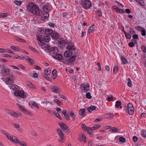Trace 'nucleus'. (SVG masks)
<instances>
[{
	"label": "nucleus",
	"instance_id": "1",
	"mask_svg": "<svg viewBox=\"0 0 146 146\" xmlns=\"http://www.w3.org/2000/svg\"><path fill=\"white\" fill-rule=\"evenodd\" d=\"M28 10L34 14L41 16L42 14V11L40 10L38 7L33 2L30 3L28 5Z\"/></svg>",
	"mask_w": 146,
	"mask_h": 146
},
{
	"label": "nucleus",
	"instance_id": "2",
	"mask_svg": "<svg viewBox=\"0 0 146 146\" xmlns=\"http://www.w3.org/2000/svg\"><path fill=\"white\" fill-rule=\"evenodd\" d=\"M38 41H40L41 42H48L50 40V38L49 36H44L42 35V34L41 33H39L36 36Z\"/></svg>",
	"mask_w": 146,
	"mask_h": 146
},
{
	"label": "nucleus",
	"instance_id": "3",
	"mask_svg": "<svg viewBox=\"0 0 146 146\" xmlns=\"http://www.w3.org/2000/svg\"><path fill=\"white\" fill-rule=\"evenodd\" d=\"M15 79V76L12 74H11L7 75V77L6 79V84H10L13 83Z\"/></svg>",
	"mask_w": 146,
	"mask_h": 146
},
{
	"label": "nucleus",
	"instance_id": "4",
	"mask_svg": "<svg viewBox=\"0 0 146 146\" xmlns=\"http://www.w3.org/2000/svg\"><path fill=\"white\" fill-rule=\"evenodd\" d=\"M67 48L69 50L66 51L64 53V55H72V52L70 50H74L75 49L74 43L68 45L67 47Z\"/></svg>",
	"mask_w": 146,
	"mask_h": 146
},
{
	"label": "nucleus",
	"instance_id": "5",
	"mask_svg": "<svg viewBox=\"0 0 146 146\" xmlns=\"http://www.w3.org/2000/svg\"><path fill=\"white\" fill-rule=\"evenodd\" d=\"M64 58H63L62 55H52V57L55 59H57L65 63L66 61V58H69L70 57V55H64Z\"/></svg>",
	"mask_w": 146,
	"mask_h": 146
},
{
	"label": "nucleus",
	"instance_id": "6",
	"mask_svg": "<svg viewBox=\"0 0 146 146\" xmlns=\"http://www.w3.org/2000/svg\"><path fill=\"white\" fill-rule=\"evenodd\" d=\"M84 1L82 4V7L84 9H90L92 6V3L89 0H82Z\"/></svg>",
	"mask_w": 146,
	"mask_h": 146
},
{
	"label": "nucleus",
	"instance_id": "7",
	"mask_svg": "<svg viewBox=\"0 0 146 146\" xmlns=\"http://www.w3.org/2000/svg\"><path fill=\"white\" fill-rule=\"evenodd\" d=\"M10 72V69L9 68L4 66L1 70V73L2 76H6L9 74Z\"/></svg>",
	"mask_w": 146,
	"mask_h": 146
},
{
	"label": "nucleus",
	"instance_id": "8",
	"mask_svg": "<svg viewBox=\"0 0 146 146\" xmlns=\"http://www.w3.org/2000/svg\"><path fill=\"white\" fill-rule=\"evenodd\" d=\"M90 85L89 84L87 83L82 84L80 85V88L82 90L83 92L85 93L88 92L89 90Z\"/></svg>",
	"mask_w": 146,
	"mask_h": 146
},
{
	"label": "nucleus",
	"instance_id": "9",
	"mask_svg": "<svg viewBox=\"0 0 146 146\" xmlns=\"http://www.w3.org/2000/svg\"><path fill=\"white\" fill-rule=\"evenodd\" d=\"M14 94L16 96H18L21 98H26V96L23 90H19L17 92H14Z\"/></svg>",
	"mask_w": 146,
	"mask_h": 146
},
{
	"label": "nucleus",
	"instance_id": "10",
	"mask_svg": "<svg viewBox=\"0 0 146 146\" xmlns=\"http://www.w3.org/2000/svg\"><path fill=\"white\" fill-rule=\"evenodd\" d=\"M134 107L131 103H129L127 105V110L128 113L129 115H132L134 112Z\"/></svg>",
	"mask_w": 146,
	"mask_h": 146
},
{
	"label": "nucleus",
	"instance_id": "11",
	"mask_svg": "<svg viewBox=\"0 0 146 146\" xmlns=\"http://www.w3.org/2000/svg\"><path fill=\"white\" fill-rule=\"evenodd\" d=\"M48 50L51 53L54 54L55 55H61L60 54L58 53L59 50L56 47H51L50 46Z\"/></svg>",
	"mask_w": 146,
	"mask_h": 146
},
{
	"label": "nucleus",
	"instance_id": "12",
	"mask_svg": "<svg viewBox=\"0 0 146 146\" xmlns=\"http://www.w3.org/2000/svg\"><path fill=\"white\" fill-rule=\"evenodd\" d=\"M17 57H16L14 56H11V55H5L4 56L7 58H11L13 59H19L21 60H24L25 59V56H21L19 55H17Z\"/></svg>",
	"mask_w": 146,
	"mask_h": 146
},
{
	"label": "nucleus",
	"instance_id": "13",
	"mask_svg": "<svg viewBox=\"0 0 146 146\" xmlns=\"http://www.w3.org/2000/svg\"><path fill=\"white\" fill-rule=\"evenodd\" d=\"M53 32V31L50 29H47L45 30L44 31L43 30H41L40 31V33L42 34L43 32L46 35H52Z\"/></svg>",
	"mask_w": 146,
	"mask_h": 146
},
{
	"label": "nucleus",
	"instance_id": "14",
	"mask_svg": "<svg viewBox=\"0 0 146 146\" xmlns=\"http://www.w3.org/2000/svg\"><path fill=\"white\" fill-rule=\"evenodd\" d=\"M58 47L61 48H64L65 46L64 40L61 38H59L58 40Z\"/></svg>",
	"mask_w": 146,
	"mask_h": 146
},
{
	"label": "nucleus",
	"instance_id": "15",
	"mask_svg": "<svg viewBox=\"0 0 146 146\" xmlns=\"http://www.w3.org/2000/svg\"><path fill=\"white\" fill-rule=\"evenodd\" d=\"M78 139L80 141H83L84 143H85L86 141V137L84 134L83 133L79 135Z\"/></svg>",
	"mask_w": 146,
	"mask_h": 146
},
{
	"label": "nucleus",
	"instance_id": "16",
	"mask_svg": "<svg viewBox=\"0 0 146 146\" xmlns=\"http://www.w3.org/2000/svg\"><path fill=\"white\" fill-rule=\"evenodd\" d=\"M41 44V48L44 50H49L50 46L48 45V44L45 43L44 42H40Z\"/></svg>",
	"mask_w": 146,
	"mask_h": 146
},
{
	"label": "nucleus",
	"instance_id": "17",
	"mask_svg": "<svg viewBox=\"0 0 146 146\" xmlns=\"http://www.w3.org/2000/svg\"><path fill=\"white\" fill-rule=\"evenodd\" d=\"M51 36L52 39H56L58 38L60 36V35L57 32H53L51 35Z\"/></svg>",
	"mask_w": 146,
	"mask_h": 146
},
{
	"label": "nucleus",
	"instance_id": "18",
	"mask_svg": "<svg viewBox=\"0 0 146 146\" xmlns=\"http://www.w3.org/2000/svg\"><path fill=\"white\" fill-rule=\"evenodd\" d=\"M76 58V55H73V56L71 57L68 59H67L66 58V61H65V63H66L67 64H68L69 62H73L75 60V59Z\"/></svg>",
	"mask_w": 146,
	"mask_h": 146
},
{
	"label": "nucleus",
	"instance_id": "19",
	"mask_svg": "<svg viewBox=\"0 0 146 146\" xmlns=\"http://www.w3.org/2000/svg\"><path fill=\"white\" fill-rule=\"evenodd\" d=\"M51 91L56 93H59L61 92V90L58 88L53 86L51 88Z\"/></svg>",
	"mask_w": 146,
	"mask_h": 146
},
{
	"label": "nucleus",
	"instance_id": "20",
	"mask_svg": "<svg viewBox=\"0 0 146 146\" xmlns=\"http://www.w3.org/2000/svg\"><path fill=\"white\" fill-rule=\"evenodd\" d=\"M57 133L59 136L60 138L62 139H63L64 138V134L62 131L60 129H58L57 130Z\"/></svg>",
	"mask_w": 146,
	"mask_h": 146
},
{
	"label": "nucleus",
	"instance_id": "21",
	"mask_svg": "<svg viewBox=\"0 0 146 146\" xmlns=\"http://www.w3.org/2000/svg\"><path fill=\"white\" fill-rule=\"evenodd\" d=\"M19 86L13 84L11 85L10 87V89L14 91V92H16L19 90Z\"/></svg>",
	"mask_w": 146,
	"mask_h": 146
},
{
	"label": "nucleus",
	"instance_id": "22",
	"mask_svg": "<svg viewBox=\"0 0 146 146\" xmlns=\"http://www.w3.org/2000/svg\"><path fill=\"white\" fill-rule=\"evenodd\" d=\"M43 10L44 12L48 13L51 10V7L48 5H45L43 7Z\"/></svg>",
	"mask_w": 146,
	"mask_h": 146
},
{
	"label": "nucleus",
	"instance_id": "23",
	"mask_svg": "<svg viewBox=\"0 0 146 146\" xmlns=\"http://www.w3.org/2000/svg\"><path fill=\"white\" fill-rule=\"evenodd\" d=\"M62 113L67 120L69 121L70 120L69 116L66 113V111L65 110H62Z\"/></svg>",
	"mask_w": 146,
	"mask_h": 146
},
{
	"label": "nucleus",
	"instance_id": "24",
	"mask_svg": "<svg viewBox=\"0 0 146 146\" xmlns=\"http://www.w3.org/2000/svg\"><path fill=\"white\" fill-rule=\"evenodd\" d=\"M59 125L60 126L61 128L63 130H66L68 128L67 126L64 123H59Z\"/></svg>",
	"mask_w": 146,
	"mask_h": 146
},
{
	"label": "nucleus",
	"instance_id": "25",
	"mask_svg": "<svg viewBox=\"0 0 146 146\" xmlns=\"http://www.w3.org/2000/svg\"><path fill=\"white\" fill-rule=\"evenodd\" d=\"M94 26L95 25H93L89 27L88 30V33L90 34L94 32Z\"/></svg>",
	"mask_w": 146,
	"mask_h": 146
},
{
	"label": "nucleus",
	"instance_id": "26",
	"mask_svg": "<svg viewBox=\"0 0 146 146\" xmlns=\"http://www.w3.org/2000/svg\"><path fill=\"white\" fill-rule=\"evenodd\" d=\"M86 110L84 109H82L80 110L79 111V114L81 115L82 117H84L85 116V111Z\"/></svg>",
	"mask_w": 146,
	"mask_h": 146
},
{
	"label": "nucleus",
	"instance_id": "27",
	"mask_svg": "<svg viewBox=\"0 0 146 146\" xmlns=\"http://www.w3.org/2000/svg\"><path fill=\"white\" fill-rule=\"evenodd\" d=\"M56 69H54L52 73V77L53 79H55L57 76L56 74Z\"/></svg>",
	"mask_w": 146,
	"mask_h": 146
},
{
	"label": "nucleus",
	"instance_id": "28",
	"mask_svg": "<svg viewBox=\"0 0 146 146\" xmlns=\"http://www.w3.org/2000/svg\"><path fill=\"white\" fill-rule=\"evenodd\" d=\"M123 32L125 34V37L127 39H131V36L130 34L128 33H126L123 29Z\"/></svg>",
	"mask_w": 146,
	"mask_h": 146
},
{
	"label": "nucleus",
	"instance_id": "29",
	"mask_svg": "<svg viewBox=\"0 0 146 146\" xmlns=\"http://www.w3.org/2000/svg\"><path fill=\"white\" fill-rule=\"evenodd\" d=\"M11 141L17 143H19V144H21V142L19 141L18 140V138L14 136H13V139Z\"/></svg>",
	"mask_w": 146,
	"mask_h": 146
},
{
	"label": "nucleus",
	"instance_id": "30",
	"mask_svg": "<svg viewBox=\"0 0 146 146\" xmlns=\"http://www.w3.org/2000/svg\"><path fill=\"white\" fill-rule=\"evenodd\" d=\"M25 60H27L29 63L31 64L32 65H33V60L28 56H27V55H25Z\"/></svg>",
	"mask_w": 146,
	"mask_h": 146
},
{
	"label": "nucleus",
	"instance_id": "31",
	"mask_svg": "<svg viewBox=\"0 0 146 146\" xmlns=\"http://www.w3.org/2000/svg\"><path fill=\"white\" fill-rule=\"evenodd\" d=\"M68 113L72 117L73 119H74L76 117V115L72 111H67Z\"/></svg>",
	"mask_w": 146,
	"mask_h": 146
},
{
	"label": "nucleus",
	"instance_id": "32",
	"mask_svg": "<svg viewBox=\"0 0 146 146\" xmlns=\"http://www.w3.org/2000/svg\"><path fill=\"white\" fill-rule=\"evenodd\" d=\"M74 42H72V39H70L69 40H64V44L69 45L71 44H73Z\"/></svg>",
	"mask_w": 146,
	"mask_h": 146
},
{
	"label": "nucleus",
	"instance_id": "33",
	"mask_svg": "<svg viewBox=\"0 0 146 146\" xmlns=\"http://www.w3.org/2000/svg\"><path fill=\"white\" fill-rule=\"evenodd\" d=\"M121 102L120 101H117L116 102V104L115 105V107L116 108H118L119 107L121 109L122 108V106H121Z\"/></svg>",
	"mask_w": 146,
	"mask_h": 146
},
{
	"label": "nucleus",
	"instance_id": "34",
	"mask_svg": "<svg viewBox=\"0 0 146 146\" xmlns=\"http://www.w3.org/2000/svg\"><path fill=\"white\" fill-rule=\"evenodd\" d=\"M29 48L33 52H35V54H39V52L38 50L31 46L29 47Z\"/></svg>",
	"mask_w": 146,
	"mask_h": 146
},
{
	"label": "nucleus",
	"instance_id": "35",
	"mask_svg": "<svg viewBox=\"0 0 146 146\" xmlns=\"http://www.w3.org/2000/svg\"><path fill=\"white\" fill-rule=\"evenodd\" d=\"M17 106L19 108V110L20 111L23 112H26L27 110L25 109L22 106H21L19 104H17Z\"/></svg>",
	"mask_w": 146,
	"mask_h": 146
},
{
	"label": "nucleus",
	"instance_id": "36",
	"mask_svg": "<svg viewBox=\"0 0 146 146\" xmlns=\"http://www.w3.org/2000/svg\"><path fill=\"white\" fill-rule=\"evenodd\" d=\"M96 109V107L95 106H91L89 108H87V110L90 113H91V110H94Z\"/></svg>",
	"mask_w": 146,
	"mask_h": 146
},
{
	"label": "nucleus",
	"instance_id": "37",
	"mask_svg": "<svg viewBox=\"0 0 146 146\" xmlns=\"http://www.w3.org/2000/svg\"><path fill=\"white\" fill-rule=\"evenodd\" d=\"M121 60L122 61V63L124 64H127L128 62L127 59L124 58L122 56L121 57Z\"/></svg>",
	"mask_w": 146,
	"mask_h": 146
},
{
	"label": "nucleus",
	"instance_id": "38",
	"mask_svg": "<svg viewBox=\"0 0 146 146\" xmlns=\"http://www.w3.org/2000/svg\"><path fill=\"white\" fill-rule=\"evenodd\" d=\"M86 130L87 131L88 134H89L90 135H91L92 133L93 132L92 131L93 130H92V128H91L89 127H88L87 128V129Z\"/></svg>",
	"mask_w": 146,
	"mask_h": 146
},
{
	"label": "nucleus",
	"instance_id": "39",
	"mask_svg": "<svg viewBox=\"0 0 146 146\" xmlns=\"http://www.w3.org/2000/svg\"><path fill=\"white\" fill-rule=\"evenodd\" d=\"M15 40H17L18 41H19L23 43H25L26 42V41L24 39H22L18 37H15Z\"/></svg>",
	"mask_w": 146,
	"mask_h": 146
},
{
	"label": "nucleus",
	"instance_id": "40",
	"mask_svg": "<svg viewBox=\"0 0 146 146\" xmlns=\"http://www.w3.org/2000/svg\"><path fill=\"white\" fill-rule=\"evenodd\" d=\"M11 49L15 51H17L19 50V48L17 47L14 46H11L10 47Z\"/></svg>",
	"mask_w": 146,
	"mask_h": 146
},
{
	"label": "nucleus",
	"instance_id": "41",
	"mask_svg": "<svg viewBox=\"0 0 146 146\" xmlns=\"http://www.w3.org/2000/svg\"><path fill=\"white\" fill-rule=\"evenodd\" d=\"M111 131L112 132H117L119 131V129L115 127H112L111 128Z\"/></svg>",
	"mask_w": 146,
	"mask_h": 146
},
{
	"label": "nucleus",
	"instance_id": "42",
	"mask_svg": "<svg viewBox=\"0 0 146 146\" xmlns=\"http://www.w3.org/2000/svg\"><path fill=\"white\" fill-rule=\"evenodd\" d=\"M100 127V125H95L92 128V130H94L97 129Z\"/></svg>",
	"mask_w": 146,
	"mask_h": 146
},
{
	"label": "nucleus",
	"instance_id": "43",
	"mask_svg": "<svg viewBox=\"0 0 146 146\" xmlns=\"http://www.w3.org/2000/svg\"><path fill=\"white\" fill-rule=\"evenodd\" d=\"M14 3L18 6L20 5L21 3L22 2L21 1H18L17 0H15L14 2Z\"/></svg>",
	"mask_w": 146,
	"mask_h": 146
},
{
	"label": "nucleus",
	"instance_id": "44",
	"mask_svg": "<svg viewBox=\"0 0 146 146\" xmlns=\"http://www.w3.org/2000/svg\"><path fill=\"white\" fill-rule=\"evenodd\" d=\"M119 140L121 143H124L125 142L126 139L124 137H121L119 138Z\"/></svg>",
	"mask_w": 146,
	"mask_h": 146
},
{
	"label": "nucleus",
	"instance_id": "45",
	"mask_svg": "<svg viewBox=\"0 0 146 146\" xmlns=\"http://www.w3.org/2000/svg\"><path fill=\"white\" fill-rule=\"evenodd\" d=\"M45 74L44 75H46L50 74L51 73V71L50 70H48V68L47 70H44Z\"/></svg>",
	"mask_w": 146,
	"mask_h": 146
},
{
	"label": "nucleus",
	"instance_id": "46",
	"mask_svg": "<svg viewBox=\"0 0 146 146\" xmlns=\"http://www.w3.org/2000/svg\"><path fill=\"white\" fill-rule=\"evenodd\" d=\"M135 33V32L134 31L133 28H130L129 29V33L130 34L132 35L133 34Z\"/></svg>",
	"mask_w": 146,
	"mask_h": 146
},
{
	"label": "nucleus",
	"instance_id": "47",
	"mask_svg": "<svg viewBox=\"0 0 146 146\" xmlns=\"http://www.w3.org/2000/svg\"><path fill=\"white\" fill-rule=\"evenodd\" d=\"M141 31L142 36H145L146 35V31L144 28H143L142 30Z\"/></svg>",
	"mask_w": 146,
	"mask_h": 146
},
{
	"label": "nucleus",
	"instance_id": "48",
	"mask_svg": "<svg viewBox=\"0 0 146 146\" xmlns=\"http://www.w3.org/2000/svg\"><path fill=\"white\" fill-rule=\"evenodd\" d=\"M118 70V67L117 66H115L113 68V72L115 74H116Z\"/></svg>",
	"mask_w": 146,
	"mask_h": 146
},
{
	"label": "nucleus",
	"instance_id": "49",
	"mask_svg": "<svg viewBox=\"0 0 146 146\" xmlns=\"http://www.w3.org/2000/svg\"><path fill=\"white\" fill-rule=\"evenodd\" d=\"M26 84L31 88H33L34 86V85L30 82H27Z\"/></svg>",
	"mask_w": 146,
	"mask_h": 146
},
{
	"label": "nucleus",
	"instance_id": "50",
	"mask_svg": "<svg viewBox=\"0 0 146 146\" xmlns=\"http://www.w3.org/2000/svg\"><path fill=\"white\" fill-rule=\"evenodd\" d=\"M31 104L32 105L35 106L36 108H39V107L37 104L35 102L33 101L32 102Z\"/></svg>",
	"mask_w": 146,
	"mask_h": 146
},
{
	"label": "nucleus",
	"instance_id": "51",
	"mask_svg": "<svg viewBox=\"0 0 146 146\" xmlns=\"http://www.w3.org/2000/svg\"><path fill=\"white\" fill-rule=\"evenodd\" d=\"M8 15L7 13H1L0 14V17H6Z\"/></svg>",
	"mask_w": 146,
	"mask_h": 146
},
{
	"label": "nucleus",
	"instance_id": "52",
	"mask_svg": "<svg viewBox=\"0 0 146 146\" xmlns=\"http://www.w3.org/2000/svg\"><path fill=\"white\" fill-rule=\"evenodd\" d=\"M86 97L88 99H91V98L92 96H91L90 93L89 92H87L86 94Z\"/></svg>",
	"mask_w": 146,
	"mask_h": 146
},
{
	"label": "nucleus",
	"instance_id": "53",
	"mask_svg": "<svg viewBox=\"0 0 146 146\" xmlns=\"http://www.w3.org/2000/svg\"><path fill=\"white\" fill-rule=\"evenodd\" d=\"M127 80L128 82H127V85L129 87H131L132 85L131 80L129 78H128Z\"/></svg>",
	"mask_w": 146,
	"mask_h": 146
},
{
	"label": "nucleus",
	"instance_id": "54",
	"mask_svg": "<svg viewBox=\"0 0 146 146\" xmlns=\"http://www.w3.org/2000/svg\"><path fill=\"white\" fill-rule=\"evenodd\" d=\"M97 15L100 17H102V13L99 10H98L97 11Z\"/></svg>",
	"mask_w": 146,
	"mask_h": 146
},
{
	"label": "nucleus",
	"instance_id": "55",
	"mask_svg": "<svg viewBox=\"0 0 146 146\" xmlns=\"http://www.w3.org/2000/svg\"><path fill=\"white\" fill-rule=\"evenodd\" d=\"M6 136L7 139H9L10 141H11L13 139V136L11 137L9 134H6Z\"/></svg>",
	"mask_w": 146,
	"mask_h": 146
},
{
	"label": "nucleus",
	"instance_id": "56",
	"mask_svg": "<svg viewBox=\"0 0 146 146\" xmlns=\"http://www.w3.org/2000/svg\"><path fill=\"white\" fill-rule=\"evenodd\" d=\"M43 76L45 78L47 79L48 81L50 82H52V80L51 79L49 78V77L46 75H44Z\"/></svg>",
	"mask_w": 146,
	"mask_h": 146
},
{
	"label": "nucleus",
	"instance_id": "57",
	"mask_svg": "<svg viewBox=\"0 0 146 146\" xmlns=\"http://www.w3.org/2000/svg\"><path fill=\"white\" fill-rule=\"evenodd\" d=\"M141 134L143 137H146V131L145 130H143Z\"/></svg>",
	"mask_w": 146,
	"mask_h": 146
},
{
	"label": "nucleus",
	"instance_id": "58",
	"mask_svg": "<svg viewBox=\"0 0 146 146\" xmlns=\"http://www.w3.org/2000/svg\"><path fill=\"white\" fill-rule=\"evenodd\" d=\"M81 127L82 129L85 131L87 129V128L88 127H86V125L84 123H82L81 125Z\"/></svg>",
	"mask_w": 146,
	"mask_h": 146
},
{
	"label": "nucleus",
	"instance_id": "59",
	"mask_svg": "<svg viewBox=\"0 0 146 146\" xmlns=\"http://www.w3.org/2000/svg\"><path fill=\"white\" fill-rule=\"evenodd\" d=\"M132 139L134 142H135L137 141L138 138L137 136H134L133 137Z\"/></svg>",
	"mask_w": 146,
	"mask_h": 146
},
{
	"label": "nucleus",
	"instance_id": "60",
	"mask_svg": "<svg viewBox=\"0 0 146 146\" xmlns=\"http://www.w3.org/2000/svg\"><path fill=\"white\" fill-rule=\"evenodd\" d=\"M12 115L16 117H19V115L16 113L15 112L13 111Z\"/></svg>",
	"mask_w": 146,
	"mask_h": 146
},
{
	"label": "nucleus",
	"instance_id": "61",
	"mask_svg": "<svg viewBox=\"0 0 146 146\" xmlns=\"http://www.w3.org/2000/svg\"><path fill=\"white\" fill-rule=\"evenodd\" d=\"M132 38L134 39H137L138 38V35L137 34H134L132 36Z\"/></svg>",
	"mask_w": 146,
	"mask_h": 146
},
{
	"label": "nucleus",
	"instance_id": "62",
	"mask_svg": "<svg viewBox=\"0 0 146 146\" xmlns=\"http://www.w3.org/2000/svg\"><path fill=\"white\" fill-rule=\"evenodd\" d=\"M18 66L23 70H25L26 68L25 66L21 64H18Z\"/></svg>",
	"mask_w": 146,
	"mask_h": 146
},
{
	"label": "nucleus",
	"instance_id": "63",
	"mask_svg": "<svg viewBox=\"0 0 146 146\" xmlns=\"http://www.w3.org/2000/svg\"><path fill=\"white\" fill-rule=\"evenodd\" d=\"M48 25L49 26L51 27H54L55 26V24L52 23H49Z\"/></svg>",
	"mask_w": 146,
	"mask_h": 146
},
{
	"label": "nucleus",
	"instance_id": "64",
	"mask_svg": "<svg viewBox=\"0 0 146 146\" xmlns=\"http://www.w3.org/2000/svg\"><path fill=\"white\" fill-rule=\"evenodd\" d=\"M142 49L144 52L146 53V47L145 46H142Z\"/></svg>",
	"mask_w": 146,
	"mask_h": 146
}]
</instances>
